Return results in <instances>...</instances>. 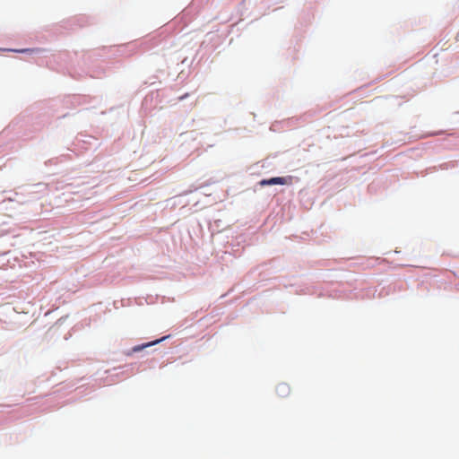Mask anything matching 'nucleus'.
Listing matches in <instances>:
<instances>
[{
	"label": "nucleus",
	"mask_w": 459,
	"mask_h": 459,
	"mask_svg": "<svg viewBox=\"0 0 459 459\" xmlns=\"http://www.w3.org/2000/svg\"><path fill=\"white\" fill-rule=\"evenodd\" d=\"M291 181V177H288V178H281V177H276V178H269V179H263L259 182V184L261 186H272V185H287L289 183H290Z\"/></svg>",
	"instance_id": "nucleus-1"
},
{
	"label": "nucleus",
	"mask_w": 459,
	"mask_h": 459,
	"mask_svg": "<svg viewBox=\"0 0 459 459\" xmlns=\"http://www.w3.org/2000/svg\"><path fill=\"white\" fill-rule=\"evenodd\" d=\"M276 394L281 398H286L290 394V387L286 383H280L276 386Z\"/></svg>",
	"instance_id": "nucleus-2"
},
{
	"label": "nucleus",
	"mask_w": 459,
	"mask_h": 459,
	"mask_svg": "<svg viewBox=\"0 0 459 459\" xmlns=\"http://www.w3.org/2000/svg\"><path fill=\"white\" fill-rule=\"evenodd\" d=\"M163 339H164V338H162V339H160V340H157V341L152 342H149V343H147V344H145V345H143V346H142V347H135V348H134V351H140V350H142L143 347H149V346H151V345L156 344V343L160 342V341H162Z\"/></svg>",
	"instance_id": "nucleus-3"
},
{
	"label": "nucleus",
	"mask_w": 459,
	"mask_h": 459,
	"mask_svg": "<svg viewBox=\"0 0 459 459\" xmlns=\"http://www.w3.org/2000/svg\"><path fill=\"white\" fill-rule=\"evenodd\" d=\"M16 52L24 53L27 51H30L29 49H21V50H15Z\"/></svg>",
	"instance_id": "nucleus-4"
},
{
	"label": "nucleus",
	"mask_w": 459,
	"mask_h": 459,
	"mask_svg": "<svg viewBox=\"0 0 459 459\" xmlns=\"http://www.w3.org/2000/svg\"><path fill=\"white\" fill-rule=\"evenodd\" d=\"M186 95H187V94H186L185 96L180 97L179 99H180V100H183L185 97H186Z\"/></svg>",
	"instance_id": "nucleus-5"
}]
</instances>
